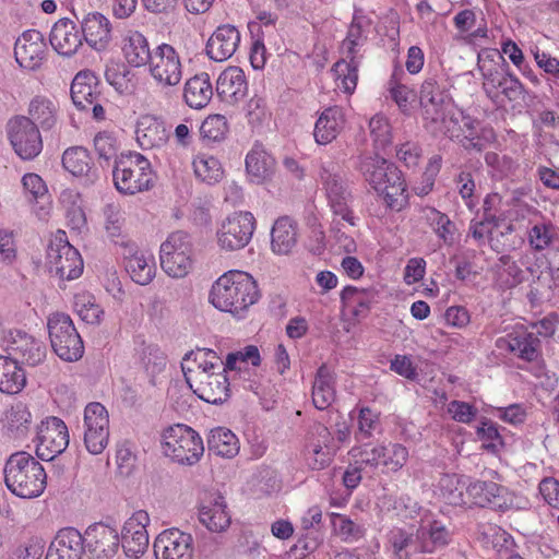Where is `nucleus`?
Masks as SVG:
<instances>
[{"label": "nucleus", "mask_w": 559, "mask_h": 559, "mask_svg": "<svg viewBox=\"0 0 559 559\" xmlns=\"http://www.w3.org/2000/svg\"><path fill=\"white\" fill-rule=\"evenodd\" d=\"M213 97L210 75L201 72L188 79L183 87L185 103L193 109L204 108Z\"/></svg>", "instance_id": "c756f323"}, {"label": "nucleus", "mask_w": 559, "mask_h": 559, "mask_svg": "<svg viewBox=\"0 0 559 559\" xmlns=\"http://www.w3.org/2000/svg\"><path fill=\"white\" fill-rule=\"evenodd\" d=\"M84 425L87 429H109V417L105 406L98 402L88 403L84 409Z\"/></svg>", "instance_id": "0e129e2a"}, {"label": "nucleus", "mask_w": 559, "mask_h": 559, "mask_svg": "<svg viewBox=\"0 0 559 559\" xmlns=\"http://www.w3.org/2000/svg\"><path fill=\"white\" fill-rule=\"evenodd\" d=\"M82 33L78 29L75 23L63 17L58 20L50 32L49 41L53 49L62 56L70 57L74 55L82 46Z\"/></svg>", "instance_id": "412c9836"}, {"label": "nucleus", "mask_w": 559, "mask_h": 559, "mask_svg": "<svg viewBox=\"0 0 559 559\" xmlns=\"http://www.w3.org/2000/svg\"><path fill=\"white\" fill-rule=\"evenodd\" d=\"M7 350L20 366L36 367L43 364L47 356L45 343L21 330L10 332Z\"/></svg>", "instance_id": "4468645a"}, {"label": "nucleus", "mask_w": 559, "mask_h": 559, "mask_svg": "<svg viewBox=\"0 0 559 559\" xmlns=\"http://www.w3.org/2000/svg\"><path fill=\"white\" fill-rule=\"evenodd\" d=\"M224 367L219 371L211 373L198 372L200 399L211 404H222L229 396V382L225 374Z\"/></svg>", "instance_id": "bb28decb"}, {"label": "nucleus", "mask_w": 559, "mask_h": 559, "mask_svg": "<svg viewBox=\"0 0 559 559\" xmlns=\"http://www.w3.org/2000/svg\"><path fill=\"white\" fill-rule=\"evenodd\" d=\"M46 48L43 34L37 29H28L15 41L14 57L20 67L35 71L43 63Z\"/></svg>", "instance_id": "dca6fc26"}, {"label": "nucleus", "mask_w": 559, "mask_h": 559, "mask_svg": "<svg viewBox=\"0 0 559 559\" xmlns=\"http://www.w3.org/2000/svg\"><path fill=\"white\" fill-rule=\"evenodd\" d=\"M153 547L156 559H193V537L177 528L158 534Z\"/></svg>", "instance_id": "2eb2a0df"}, {"label": "nucleus", "mask_w": 559, "mask_h": 559, "mask_svg": "<svg viewBox=\"0 0 559 559\" xmlns=\"http://www.w3.org/2000/svg\"><path fill=\"white\" fill-rule=\"evenodd\" d=\"M146 52L145 67L154 82L165 88L176 86L182 79V66L176 49L169 44H160L151 49L145 37L142 36V51Z\"/></svg>", "instance_id": "39448f33"}, {"label": "nucleus", "mask_w": 559, "mask_h": 559, "mask_svg": "<svg viewBox=\"0 0 559 559\" xmlns=\"http://www.w3.org/2000/svg\"><path fill=\"white\" fill-rule=\"evenodd\" d=\"M139 68L128 63H117L106 69L105 76L119 94L134 96L140 85Z\"/></svg>", "instance_id": "c85d7f7f"}, {"label": "nucleus", "mask_w": 559, "mask_h": 559, "mask_svg": "<svg viewBox=\"0 0 559 559\" xmlns=\"http://www.w3.org/2000/svg\"><path fill=\"white\" fill-rule=\"evenodd\" d=\"M343 115L338 107L324 109L314 126V140L320 145H326L336 139L343 127Z\"/></svg>", "instance_id": "473e14b6"}, {"label": "nucleus", "mask_w": 559, "mask_h": 559, "mask_svg": "<svg viewBox=\"0 0 559 559\" xmlns=\"http://www.w3.org/2000/svg\"><path fill=\"white\" fill-rule=\"evenodd\" d=\"M442 115L436 121H425L426 128L436 134H443L449 139H457L464 134L462 129V111L453 110L450 103L441 109Z\"/></svg>", "instance_id": "e433bc0d"}, {"label": "nucleus", "mask_w": 559, "mask_h": 559, "mask_svg": "<svg viewBox=\"0 0 559 559\" xmlns=\"http://www.w3.org/2000/svg\"><path fill=\"white\" fill-rule=\"evenodd\" d=\"M239 41L240 34L235 26H218L206 43V55L216 62H223L235 53Z\"/></svg>", "instance_id": "aec40b11"}, {"label": "nucleus", "mask_w": 559, "mask_h": 559, "mask_svg": "<svg viewBox=\"0 0 559 559\" xmlns=\"http://www.w3.org/2000/svg\"><path fill=\"white\" fill-rule=\"evenodd\" d=\"M60 201L66 206L68 225L74 230L82 231L87 222L79 193L66 190L61 193Z\"/></svg>", "instance_id": "09e8293b"}, {"label": "nucleus", "mask_w": 559, "mask_h": 559, "mask_svg": "<svg viewBox=\"0 0 559 559\" xmlns=\"http://www.w3.org/2000/svg\"><path fill=\"white\" fill-rule=\"evenodd\" d=\"M62 165L73 176L83 177L86 185H93L99 179V171L93 165L90 152L83 146L67 148L62 155Z\"/></svg>", "instance_id": "b1692460"}, {"label": "nucleus", "mask_w": 559, "mask_h": 559, "mask_svg": "<svg viewBox=\"0 0 559 559\" xmlns=\"http://www.w3.org/2000/svg\"><path fill=\"white\" fill-rule=\"evenodd\" d=\"M255 229V218L250 212H236L228 216L217 231L218 245L227 251L245 248Z\"/></svg>", "instance_id": "9d476101"}, {"label": "nucleus", "mask_w": 559, "mask_h": 559, "mask_svg": "<svg viewBox=\"0 0 559 559\" xmlns=\"http://www.w3.org/2000/svg\"><path fill=\"white\" fill-rule=\"evenodd\" d=\"M418 538L420 539L421 551L432 554L451 543L452 533L441 521L432 520L419 525Z\"/></svg>", "instance_id": "7c9ffc66"}, {"label": "nucleus", "mask_w": 559, "mask_h": 559, "mask_svg": "<svg viewBox=\"0 0 559 559\" xmlns=\"http://www.w3.org/2000/svg\"><path fill=\"white\" fill-rule=\"evenodd\" d=\"M248 362L253 367H258L261 364L259 349L254 345H248L240 350L229 353L226 357L224 370H240L241 367L238 364Z\"/></svg>", "instance_id": "4d7b16f0"}, {"label": "nucleus", "mask_w": 559, "mask_h": 559, "mask_svg": "<svg viewBox=\"0 0 559 559\" xmlns=\"http://www.w3.org/2000/svg\"><path fill=\"white\" fill-rule=\"evenodd\" d=\"M194 174L207 185H214L222 180L224 170L217 158L214 156H198L193 160Z\"/></svg>", "instance_id": "3c124183"}, {"label": "nucleus", "mask_w": 559, "mask_h": 559, "mask_svg": "<svg viewBox=\"0 0 559 559\" xmlns=\"http://www.w3.org/2000/svg\"><path fill=\"white\" fill-rule=\"evenodd\" d=\"M312 433L317 435L318 440H310L307 444V462L312 469H322L328 466L333 456V449L330 443L333 437L329 429L322 424H314Z\"/></svg>", "instance_id": "cd10ccee"}, {"label": "nucleus", "mask_w": 559, "mask_h": 559, "mask_svg": "<svg viewBox=\"0 0 559 559\" xmlns=\"http://www.w3.org/2000/svg\"><path fill=\"white\" fill-rule=\"evenodd\" d=\"M142 365L150 385L159 386L165 382L167 357L164 352L157 347L148 346L143 352Z\"/></svg>", "instance_id": "a19ab883"}, {"label": "nucleus", "mask_w": 559, "mask_h": 559, "mask_svg": "<svg viewBox=\"0 0 559 559\" xmlns=\"http://www.w3.org/2000/svg\"><path fill=\"white\" fill-rule=\"evenodd\" d=\"M87 296L78 297L75 300V309L80 318L88 324H98L104 313L102 308Z\"/></svg>", "instance_id": "774afa93"}, {"label": "nucleus", "mask_w": 559, "mask_h": 559, "mask_svg": "<svg viewBox=\"0 0 559 559\" xmlns=\"http://www.w3.org/2000/svg\"><path fill=\"white\" fill-rule=\"evenodd\" d=\"M199 519L211 532L225 531L230 524V516L226 511L223 497H217L210 506H202Z\"/></svg>", "instance_id": "79ce46f5"}, {"label": "nucleus", "mask_w": 559, "mask_h": 559, "mask_svg": "<svg viewBox=\"0 0 559 559\" xmlns=\"http://www.w3.org/2000/svg\"><path fill=\"white\" fill-rule=\"evenodd\" d=\"M335 400V376L333 371L322 364L312 384V402L316 408L323 411L331 406Z\"/></svg>", "instance_id": "2f4dec72"}, {"label": "nucleus", "mask_w": 559, "mask_h": 559, "mask_svg": "<svg viewBox=\"0 0 559 559\" xmlns=\"http://www.w3.org/2000/svg\"><path fill=\"white\" fill-rule=\"evenodd\" d=\"M216 92L222 102L235 105L248 93L245 72L238 67L224 70L216 82Z\"/></svg>", "instance_id": "4be33fe9"}, {"label": "nucleus", "mask_w": 559, "mask_h": 559, "mask_svg": "<svg viewBox=\"0 0 559 559\" xmlns=\"http://www.w3.org/2000/svg\"><path fill=\"white\" fill-rule=\"evenodd\" d=\"M94 147L97 153L100 165L105 163L109 166L110 160L117 157L118 142L112 133L104 131L98 132L94 138Z\"/></svg>", "instance_id": "6e6d98bb"}, {"label": "nucleus", "mask_w": 559, "mask_h": 559, "mask_svg": "<svg viewBox=\"0 0 559 559\" xmlns=\"http://www.w3.org/2000/svg\"><path fill=\"white\" fill-rule=\"evenodd\" d=\"M120 50L124 63L140 67V32L133 28L126 29L121 35Z\"/></svg>", "instance_id": "864d4df0"}, {"label": "nucleus", "mask_w": 559, "mask_h": 559, "mask_svg": "<svg viewBox=\"0 0 559 559\" xmlns=\"http://www.w3.org/2000/svg\"><path fill=\"white\" fill-rule=\"evenodd\" d=\"M389 86L391 98L403 112H407L409 110L411 100L414 98L413 91L399 82L397 73L395 72L389 81Z\"/></svg>", "instance_id": "338daca9"}, {"label": "nucleus", "mask_w": 559, "mask_h": 559, "mask_svg": "<svg viewBox=\"0 0 559 559\" xmlns=\"http://www.w3.org/2000/svg\"><path fill=\"white\" fill-rule=\"evenodd\" d=\"M527 241L535 252H542L559 241L557 227L550 222L534 224L527 230Z\"/></svg>", "instance_id": "a18cd8bd"}, {"label": "nucleus", "mask_w": 559, "mask_h": 559, "mask_svg": "<svg viewBox=\"0 0 559 559\" xmlns=\"http://www.w3.org/2000/svg\"><path fill=\"white\" fill-rule=\"evenodd\" d=\"M50 345L63 361L73 362L82 358L84 343L71 317L64 312H53L47 319Z\"/></svg>", "instance_id": "423d86ee"}, {"label": "nucleus", "mask_w": 559, "mask_h": 559, "mask_svg": "<svg viewBox=\"0 0 559 559\" xmlns=\"http://www.w3.org/2000/svg\"><path fill=\"white\" fill-rule=\"evenodd\" d=\"M81 538L88 559H112L120 544L117 531L103 523L90 525Z\"/></svg>", "instance_id": "ddd939ff"}, {"label": "nucleus", "mask_w": 559, "mask_h": 559, "mask_svg": "<svg viewBox=\"0 0 559 559\" xmlns=\"http://www.w3.org/2000/svg\"><path fill=\"white\" fill-rule=\"evenodd\" d=\"M477 67L483 78V90L486 95L501 81L510 69L509 63L498 49H483L478 52Z\"/></svg>", "instance_id": "f3484780"}, {"label": "nucleus", "mask_w": 559, "mask_h": 559, "mask_svg": "<svg viewBox=\"0 0 559 559\" xmlns=\"http://www.w3.org/2000/svg\"><path fill=\"white\" fill-rule=\"evenodd\" d=\"M342 59L334 63L332 71L335 74L337 86L345 93H352L357 85L358 80V58Z\"/></svg>", "instance_id": "8fccbe9b"}, {"label": "nucleus", "mask_w": 559, "mask_h": 559, "mask_svg": "<svg viewBox=\"0 0 559 559\" xmlns=\"http://www.w3.org/2000/svg\"><path fill=\"white\" fill-rule=\"evenodd\" d=\"M47 265L61 280H75L83 272V260L79 251L66 239L64 231H58L47 248Z\"/></svg>", "instance_id": "6e6552de"}, {"label": "nucleus", "mask_w": 559, "mask_h": 559, "mask_svg": "<svg viewBox=\"0 0 559 559\" xmlns=\"http://www.w3.org/2000/svg\"><path fill=\"white\" fill-rule=\"evenodd\" d=\"M419 102L425 121H436L441 109L451 103L435 78H427L420 87Z\"/></svg>", "instance_id": "a878e982"}, {"label": "nucleus", "mask_w": 559, "mask_h": 559, "mask_svg": "<svg viewBox=\"0 0 559 559\" xmlns=\"http://www.w3.org/2000/svg\"><path fill=\"white\" fill-rule=\"evenodd\" d=\"M8 136L14 152L24 160H32L43 150L38 126L26 116H15L7 124Z\"/></svg>", "instance_id": "1a4fd4ad"}, {"label": "nucleus", "mask_w": 559, "mask_h": 559, "mask_svg": "<svg viewBox=\"0 0 559 559\" xmlns=\"http://www.w3.org/2000/svg\"><path fill=\"white\" fill-rule=\"evenodd\" d=\"M246 111L248 122L253 129L263 127L271 119V112L265 99L257 95L249 99Z\"/></svg>", "instance_id": "13d9d810"}, {"label": "nucleus", "mask_w": 559, "mask_h": 559, "mask_svg": "<svg viewBox=\"0 0 559 559\" xmlns=\"http://www.w3.org/2000/svg\"><path fill=\"white\" fill-rule=\"evenodd\" d=\"M260 298L255 280L242 271H228L219 276L210 290L209 300L218 310L242 318Z\"/></svg>", "instance_id": "f03ea898"}, {"label": "nucleus", "mask_w": 559, "mask_h": 559, "mask_svg": "<svg viewBox=\"0 0 559 559\" xmlns=\"http://www.w3.org/2000/svg\"><path fill=\"white\" fill-rule=\"evenodd\" d=\"M81 33L85 41L94 49L104 50L111 39V25L109 20L98 13H79Z\"/></svg>", "instance_id": "6ab92c4d"}, {"label": "nucleus", "mask_w": 559, "mask_h": 559, "mask_svg": "<svg viewBox=\"0 0 559 559\" xmlns=\"http://www.w3.org/2000/svg\"><path fill=\"white\" fill-rule=\"evenodd\" d=\"M7 428L15 435V437H22L27 431L31 423V413L23 404H16L12 406L7 415Z\"/></svg>", "instance_id": "e2e57ef3"}, {"label": "nucleus", "mask_w": 559, "mask_h": 559, "mask_svg": "<svg viewBox=\"0 0 559 559\" xmlns=\"http://www.w3.org/2000/svg\"><path fill=\"white\" fill-rule=\"evenodd\" d=\"M84 552L81 533L74 527H64L50 543L45 559H82Z\"/></svg>", "instance_id": "a211bd4d"}, {"label": "nucleus", "mask_w": 559, "mask_h": 559, "mask_svg": "<svg viewBox=\"0 0 559 559\" xmlns=\"http://www.w3.org/2000/svg\"><path fill=\"white\" fill-rule=\"evenodd\" d=\"M192 357L198 364L199 372L211 373L212 371H219L225 365L216 353L209 348H198L195 352L191 350L185 355L183 360H189Z\"/></svg>", "instance_id": "5fc2aeb1"}, {"label": "nucleus", "mask_w": 559, "mask_h": 559, "mask_svg": "<svg viewBox=\"0 0 559 559\" xmlns=\"http://www.w3.org/2000/svg\"><path fill=\"white\" fill-rule=\"evenodd\" d=\"M160 447L166 457L185 466L197 464L204 453V444L200 435L183 424L171 425L164 429Z\"/></svg>", "instance_id": "20e7f679"}, {"label": "nucleus", "mask_w": 559, "mask_h": 559, "mask_svg": "<svg viewBox=\"0 0 559 559\" xmlns=\"http://www.w3.org/2000/svg\"><path fill=\"white\" fill-rule=\"evenodd\" d=\"M506 344L508 349L526 361H533L538 356L540 340L533 333H522L518 335H508V340L499 338L498 346Z\"/></svg>", "instance_id": "58836bf2"}, {"label": "nucleus", "mask_w": 559, "mask_h": 559, "mask_svg": "<svg viewBox=\"0 0 559 559\" xmlns=\"http://www.w3.org/2000/svg\"><path fill=\"white\" fill-rule=\"evenodd\" d=\"M378 293L373 288L346 286L341 292V300L347 307H353L355 317H366L370 306L376 302Z\"/></svg>", "instance_id": "4c0bfd02"}, {"label": "nucleus", "mask_w": 559, "mask_h": 559, "mask_svg": "<svg viewBox=\"0 0 559 559\" xmlns=\"http://www.w3.org/2000/svg\"><path fill=\"white\" fill-rule=\"evenodd\" d=\"M495 85L493 90L487 95L492 102L497 103L503 96L510 103H519L526 95V90L522 82L515 76L511 70L507 71V75Z\"/></svg>", "instance_id": "c03bdc74"}, {"label": "nucleus", "mask_w": 559, "mask_h": 559, "mask_svg": "<svg viewBox=\"0 0 559 559\" xmlns=\"http://www.w3.org/2000/svg\"><path fill=\"white\" fill-rule=\"evenodd\" d=\"M275 159L262 147L255 145L246 157V169L252 180L262 182L271 176Z\"/></svg>", "instance_id": "ea45409f"}, {"label": "nucleus", "mask_w": 559, "mask_h": 559, "mask_svg": "<svg viewBox=\"0 0 559 559\" xmlns=\"http://www.w3.org/2000/svg\"><path fill=\"white\" fill-rule=\"evenodd\" d=\"M169 243H162L160 246V266L171 277H183L188 274L191 267L190 253L171 252L169 253Z\"/></svg>", "instance_id": "37998d69"}, {"label": "nucleus", "mask_w": 559, "mask_h": 559, "mask_svg": "<svg viewBox=\"0 0 559 559\" xmlns=\"http://www.w3.org/2000/svg\"><path fill=\"white\" fill-rule=\"evenodd\" d=\"M472 503L481 508L506 512L514 508L515 496L495 481L475 480L466 487Z\"/></svg>", "instance_id": "9b49d317"}, {"label": "nucleus", "mask_w": 559, "mask_h": 559, "mask_svg": "<svg viewBox=\"0 0 559 559\" xmlns=\"http://www.w3.org/2000/svg\"><path fill=\"white\" fill-rule=\"evenodd\" d=\"M3 475L7 488L24 499L39 497L47 485L43 465L25 451L12 453L7 459Z\"/></svg>", "instance_id": "7ed1b4c3"}, {"label": "nucleus", "mask_w": 559, "mask_h": 559, "mask_svg": "<svg viewBox=\"0 0 559 559\" xmlns=\"http://www.w3.org/2000/svg\"><path fill=\"white\" fill-rule=\"evenodd\" d=\"M69 444V432L63 420L49 417L41 421L37 431L36 454L40 460L51 461Z\"/></svg>", "instance_id": "f8f14e48"}, {"label": "nucleus", "mask_w": 559, "mask_h": 559, "mask_svg": "<svg viewBox=\"0 0 559 559\" xmlns=\"http://www.w3.org/2000/svg\"><path fill=\"white\" fill-rule=\"evenodd\" d=\"M357 169L385 205L400 212L408 203L406 182L399 167L378 154L359 157Z\"/></svg>", "instance_id": "f257e3e1"}, {"label": "nucleus", "mask_w": 559, "mask_h": 559, "mask_svg": "<svg viewBox=\"0 0 559 559\" xmlns=\"http://www.w3.org/2000/svg\"><path fill=\"white\" fill-rule=\"evenodd\" d=\"M28 115L33 122H37L43 129H51L57 121V108L55 104L45 96H36L32 99Z\"/></svg>", "instance_id": "de8ad7c7"}, {"label": "nucleus", "mask_w": 559, "mask_h": 559, "mask_svg": "<svg viewBox=\"0 0 559 559\" xmlns=\"http://www.w3.org/2000/svg\"><path fill=\"white\" fill-rule=\"evenodd\" d=\"M384 452L385 456L381 459V466L386 467V469L391 472L401 469L408 457L407 449L400 443L384 445Z\"/></svg>", "instance_id": "69168bd1"}, {"label": "nucleus", "mask_w": 559, "mask_h": 559, "mask_svg": "<svg viewBox=\"0 0 559 559\" xmlns=\"http://www.w3.org/2000/svg\"><path fill=\"white\" fill-rule=\"evenodd\" d=\"M228 131L227 120L222 115H211L201 124L200 133L211 142L222 141Z\"/></svg>", "instance_id": "bf43d9fd"}, {"label": "nucleus", "mask_w": 559, "mask_h": 559, "mask_svg": "<svg viewBox=\"0 0 559 559\" xmlns=\"http://www.w3.org/2000/svg\"><path fill=\"white\" fill-rule=\"evenodd\" d=\"M297 243L296 223L287 216L275 221L271 230V247L277 254H287Z\"/></svg>", "instance_id": "72a5a7b5"}, {"label": "nucleus", "mask_w": 559, "mask_h": 559, "mask_svg": "<svg viewBox=\"0 0 559 559\" xmlns=\"http://www.w3.org/2000/svg\"><path fill=\"white\" fill-rule=\"evenodd\" d=\"M515 227L511 223L506 224L504 228L498 233H493L492 229H488V241L490 248L497 253L515 250L524 242V239L519 237L518 240H515L512 236Z\"/></svg>", "instance_id": "603ef678"}, {"label": "nucleus", "mask_w": 559, "mask_h": 559, "mask_svg": "<svg viewBox=\"0 0 559 559\" xmlns=\"http://www.w3.org/2000/svg\"><path fill=\"white\" fill-rule=\"evenodd\" d=\"M100 82L91 70H82L76 73L71 83V98L79 110L90 111L93 99L102 95Z\"/></svg>", "instance_id": "5701e85b"}, {"label": "nucleus", "mask_w": 559, "mask_h": 559, "mask_svg": "<svg viewBox=\"0 0 559 559\" xmlns=\"http://www.w3.org/2000/svg\"><path fill=\"white\" fill-rule=\"evenodd\" d=\"M210 453L224 459H233L239 453L240 444L237 436L225 427L212 429L207 437Z\"/></svg>", "instance_id": "f704fd0d"}, {"label": "nucleus", "mask_w": 559, "mask_h": 559, "mask_svg": "<svg viewBox=\"0 0 559 559\" xmlns=\"http://www.w3.org/2000/svg\"><path fill=\"white\" fill-rule=\"evenodd\" d=\"M328 203L335 216L355 226V216L349 207L353 200L347 181L341 176L340 167L334 162L323 163L319 173Z\"/></svg>", "instance_id": "0eeeda50"}, {"label": "nucleus", "mask_w": 559, "mask_h": 559, "mask_svg": "<svg viewBox=\"0 0 559 559\" xmlns=\"http://www.w3.org/2000/svg\"><path fill=\"white\" fill-rule=\"evenodd\" d=\"M168 139L164 121L152 115L142 116V150L163 145Z\"/></svg>", "instance_id": "49530a36"}, {"label": "nucleus", "mask_w": 559, "mask_h": 559, "mask_svg": "<svg viewBox=\"0 0 559 559\" xmlns=\"http://www.w3.org/2000/svg\"><path fill=\"white\" fill-rule=\"evenodd\" d=\"M118 472L123 477H130L136 469L138 456L134 445L130 441H123L117 449Z\"/></svg>", "instance_id": "680f3d73"}, {"label": "nucleus", "mask_w": 559, "mask_h": 559, "mask_svg": "<svg viewBox=\"0 0 559 559\" xmlns=\"http://www.w3.org/2000/svg\"><path fill=\"white\" fill-rule=\"evenodd\" d=\"M370 135L377 148H385L392 142L391 126L383 115H374L369 121Z\"/></svg>", "instance_id": "052dcab7"}, {"label": "nucleus", "mask_w": 559, "mask_h": 559, "mask_svg": "<svg viewBox=\"0 0 559 559\" xmlns=\"http://www.w3.org/2000/svg\"><path fill=\"white\" fill-rule=\"evenodd\" d=\"M388 545L395 559H413L414 556L424 554L418 528L414 531L413 526L391 528L388 533Z\"/></svg>", "instance_id": "393cba45"}, {"label": "nucleus", "mask_w": 559, "mask_h": 559, "mask_svg": "<svg viewBox=\"0 0 559 559\" xmlns=\"http://www.w3.org/2000/svg\"><path fill=\"white\" fill-rule=\"evenodd\" d=\"M26 384V376L22 367L10 356L0 355V392L16 394Z\"/></svg>", "instance_id": "c9c22d12"}]
</instances>
